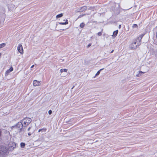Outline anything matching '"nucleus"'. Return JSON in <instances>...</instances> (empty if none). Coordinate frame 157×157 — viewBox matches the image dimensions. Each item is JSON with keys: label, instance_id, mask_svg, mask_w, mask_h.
<instances>
[{"label": "nucleus", "instance_id": "nucleus-2", "mask_svg": "<svg viewBox=\"0 0 157 157\" xmlns=\"http://www.w3.org/2000/svg\"><path fill=\"white\" fill-rule=\"evenodd\" d=\"M21 121L24 125V128H25L31 122L32 119L30 118L26 117L21 120Z\"/></svg>", "mask_w": 157, "mask_h": 157}, {"label": "nucleus", "instance_id": "nucleus-24", "mask_svg": "<svg viewBox=\"0 0 157 157\" xmlns=\"http://www.w3.org/2000/svg\"><path fill=\"white\" fill-rule=\"evenodd\" d=\"M49 114L51 115L52 113V111L51 110H50L48 111Z\"/></svg>", "mask_w": 157, "mask_h": 157}, {"label": "nucleus", "instance_id": "nucleus-35", "mask_svg": "<svg viewBox=\"0 0 157 157\" xmlns=\"http://www.w3.org/2000/svg\"><path fill=\"white\" fill-rule=\"evenodd\" d=\"M155 56L156 57V59H157V54H156L155 55Z\"/></svg>", "mask_w": 157, "mask_h": 157}, {"label": "nucleus", "instance_id": "nucleus-3", "mask_svg": "<svg viewBox=\"0 0 157 157\" xmlns=\"http://www.w3.org/2000/svg\"><path fill=\"white\" fill-rule=\"evenodd\" d=\"M8 150L6 147L0 145V157H2L6 155Z\"/></svg>", "mask_w": 157, "mask_h": 157}, {"label": "nucleus", "instance_id": "nucleus-22", "mask_svg": "<svg viewBox=\"0 0 157 157\" xmlns=\"http://www.w3.org/2000/svg\"><path fill=\"white\" fill-rule=\"evenodd\" d=\"M8 70L9 71V72H11L13 70V68L12 67H10Z\"/></svg>", "mask_w": 157, "mask_h": 157}, {"label": "nucleus", "instance_id": "nucleus-38", "mask_svg": "<svg viewBox=\"0 0 157 157\" xmlns=\"http://www.w3.org/2000/svg\"><path fill=\"white\" fill-rule=\"evenodd\" d=\"M74 87V86H73L72 88H71V89H72Z\"/></svg>", "mask_w": 157, "mask_h": 157}, {"label": "nucleus", "instance_id": "nucleus-5", "mask_svg": "<svg viewBox=\"0 0 157 157\" xmlns=\"http://www.w3.org/2000/svg\"><path fill=\"white\" fill-rule=\"evenodd\" d=\"M87 9V8L86 6H83L78 8L77 10V12H82L86 10Z\"/></svg>", "mask_w": 157, "mask_h": 157}, {"label": "nucleus", "instance_id": "nucleus-30", "mask_svg": "<svg viewBox=\"0 0 157 157\" xmlns=\"http://www.w3.org/2000/svg\"><path fill=\"white\" fill-rule=\"evenodd\" d=\"M139 73H140V74H143L144 73L143 72H142V71H139Z\"/></svg>", "mask_w": 157, "mask_h": 157}, {"label": "nucleus", "instance_id": "nucleus-18", "mask_svg": "<svg viewBox=\"0 0 157 157\" xmlns=\"http://www.w3.org/2000/svg\"><path fill=\"white\" fill-rule=\"evenodd\" d=\"M6 45V44L5 43H2L1 44H0V48H2L4 47Z\"/></svg>", "mask_w": 157, "mask_h": 157}, {"label": "nucleus", "instance_id": "nucleus-20", "mask_svg": "<svg viewBox=\"0 0 157 157\" xmlns=\"http://www.w3.org/2000/svg\"><path fill=\"white\" fill-rule=\"evenodd\" d=\"M138 27V26L136 24H134L132 26V28H137Z\"/></svg>", "mask_w": 157, "mask_h": 157}, {"label": "nucleus", "instance_id": "nucleus-14", "mask_svg": "<svg viewBox=\"0 0 157 157\" xmlns=\"http://www.w3.org/2000/svg\"><path fill=\"white\" fill-rule=\"evenodd\" d=\"M85 25V24L83 23L82 22L81 23L80 25V26L81 28H83Z\"/></svg>", "mask_w": 157, "mask_h": 157}, {"label": "nucleus", "instance_id": "nucleus-34", "mask_svg": "<svg viewBox=\"0 0 157 157\" xmlns=\"http://www.w3.org/2000/svg\"><path fill=\"white\" fill-rule=\"evenodd\" d=\"M34 66V65H33L31 67V68H33Z\"/></svg>", "mask_w": 157, "mask_h": 157}, {"label": "nucleus", "instance_id": "nucleus-13", "mask_svg": "<svg viewBox=\"0 0 157 157\" xmlns=\"http://www.w3.org/2000/svg\"><path fill=\"white\" fill-rule=\"evenodd\" d=\"M21 147L22 148H24L25 145V144L23 142H21L20 144Z\"/></svg>", "mask_w": 157, "mask_h": 157}, {"label": "nucleus", "instance_id": "nucleus-26", "mask_svg": "<svg viewBox=\"0 0 157 157\" xmlns=\"http://www.w3.org/2000/svg\"><path fill=\"white\" fill-rule=\"evenodd\" d=\"M91 45V43H90L87 46V48H89L90 47Z\"/></svg>", "mask_w": 157, "mask_h": 157}, {"label": "nucleus", "instance_id": "nucleus-17", "mask_svg": "<svg viewBox=\"0 0 157 157\" xmlns=\"http://www.w3.org/2000/svg\"><path fill=\"white\" fill-rule=\"evenodd\" d=\"M142 39L140 38V37H138L137 40H137V42H139L138 43H141L140 42L141 41Z\"/></svg>", "mask_w": 157, "mask_h": 157}, {"label": "nucleus", "instance_id": "nucleus-8", "mask_svg": "<svg viewBox=\"0 0 157 157\" xmlns=\"http://www.w3.org/2000/svg\"><path fill=\"white\" fill-rule=\"evenodd\" d=\"M118 31L117 30L115 31H114L113 33V36L114 37H115L117 35L118 33Z\"/></svg>", "mask_w": 157, "mask_h": 157}, {"label": "nucleus", "instance_id": "nucleus-27", "mask_svg": "<svg viewBox=\"0 0 157 157\" xmlns=\"http://www.w3.org/2000/svg\"><path fill=\"white\" fill-rule=\"evenodd\" d=\"M93 7L92 6H90L89 8H88V10H92L93 9Z\"/></svg>", "mask_w": 157, "mask_h": 157}, {"label": "nucleus", "instance_id": "nucleus-36", "mask_svg": "<svg viewBox=\"0 0 157 157\" xmlns=\"http://www.w3.org/2000/svg\"><path fill=\"white\" fill-rule=\"evenodd\" d=\"M113 51H114V50H112L111 51V52H110V53H112L113 52Z\"/></svg>", "mask_w": 157, "mask_h": 157}, {"label": "nucleus", "instance_id": "nucleus-15", "mask_svg": "<svg viewBox=\"0 0 157 157\" xmlns=\"http://www.w3.org/2000/svg\"><path fill=\"white\" fill-rule=\"evenodd\" d=\"M103 69H104V68H102V69H100L98 71V72H97V73H96V74L95 75L96 76H97V75H98L100 74V71L101 70H103Z\"/></svg>", "mask_w": 157, "mask_h": 157}, {"label": "nucleus", "instance_id": "nucleus-37", "mask_svg": "<svg viewBox=\"0 0 157 157\" xmlns=\"http://www.w3.org/2000/svg\"><path fill=\"white\" fill-rule=\"evenodd\" d=\"M60 30H63V31H64V29H60Z\"/></svg>", "mask_w": 157, "mask_h": 157}, {"label": "nucleus", "instance_id": "nucleus-4", "mask_svg": "<svg viewBox=\"0 0 157 157\" xmlns=\"http://www.w3.org/2000/svg\"><path fill=\"white\" fill-rule=\"evenodd\" d=\"M137 40H135V41L132 43L129 46L130 48L131 49H135L137 48L138 46H140L141 44V43H137Z\"/></svg>", "mask_w": 157, "mask_h": 157}, {"label": "nucleus", "instance_id": "nucleus-16", "mask_svg": "<svg viewBox=\"0 0 157 157\" xmlns=\"http://www.w3.org/2000/svg\"><path fill=\"white\" fill-rule=\"evenodd\" d=\"M67 71V69H60V72H66Z\"/></svg>", "mask_w": 157, "mask_h": 157}, {"label": "nucleus", "instance_id": "nucleus-19", "mask_svg": "<svg viewBox=\"0 0 157 157\" xmlns=\"http://www.w3.org/2000/svg\"><path fill=\"white\" fill-rule=\"evenodd\" d=\"M102 31H103V29H102L101 32H99L98 33V34L99 36H101L102 33Z\"/></svg>", "mask_w": 157, "mask_h": 157}, {"label": "nucleus", "instance_id": "nucleus-29", "mask_svg": "<svg viewBox=\"0 0 157 157\" xmlns=\"http://www.w3.org/2000/svg\"><path fill=\"white\" fill-rule=\"evenodd\" d=\"M141 74H140V73H139L138 74H137V75H136V76L137 77H139V76H141Z\"/></svg>", "mask_w": 157, "mask_h": 157}, {"label": "nucleus", "instance_id": "nucleus-23", "mask_svg": "<svg viewBox=\"0 0 157 157\" xmlns=\"http://www.w3.org/2000/svg\"><path fill=\"white\" fill-rule=\"evenodd\" d=\"M145 34H143L141 35L139 37H140V38L142 39L143 36H144Z\"/></svg>", "mask_w": 157, "mask_h": 157}, {"label": "nucleus", "instance_id": "nucleus-12", "mask_svg": "<svg viewBox=\"0 0 157 157\" xmlns=\"http://www.w3.org/2000/svg\"><path fill=\"white\" fill-rule=\"evenodd\" d=\"M63 16V14L61 13L59 14L56 15V18H58L59 17H61Z\"/></svg>", "mask_w": 157, "mask_h": 157}, {"label": "nucleus", "instance_id": "nucleus-6", "mask_svg": "<svg viewBox=\"0 0 157 157\" xmlns=\"http://www.w3.org/2000/svg\"><path fill=\"white\" fill-rule=\"evenodd\" d=\"M18 51L21 54H23V50L22 45L19 44L17 48Z\"/></svg>", "mask_w": 157, "mask_h": 157}, {"label": "nucleus", "instance_id": "nucleus-25", "mask_svg": "<svg viewBox=\"0 0 157 157\" xmlns=\"http://www.w3.org/2000/svg\"><path fill=\"white\" fill-rule=\"evenodd\" d=\"M32 127V125H31L30 126H29V128H28L27 129V131H29L30 129H31V128Z\"/></svg>", "mask_w": 157, "mask_h": 157}, {"label": "nucleus", "instance_id": "nucleus-39", "mask_svg": "<svg viewBox=\"0 0 157 157\" xmlns=\"http://www.w3.org/2000/svg\"><path fill=\"white\" fill-rule=\"evenodd\" d=\"M1 53H0V57H1Z\"/></svg>", "mask_w": 157, "mask_h": 157}, {"label": "nucleus", "instance_id": "nucleus-42", "mask_svg": "<svg viewBox=\"0 0 157 157\" xmlns=\"http://www.w3.org/2000/svg\"><path fill=\"white\" fill-rule=\"evenodd\" d=\"M96 75L94 76V77H96Z\"/></svg>", "mask_w": 157, "mask_h": 157}, {"label": "nucleus", "instance_id": "nucleus-9", "mask_svg": "<svg viewBox=\"0 0 157 157\" xmlns=\"http://www.w3.org/2000/svg\"><path fill=\"white\" fill-rule=\"evenodd\" d=\"M46 128H44L42 129H39L38 130V132H40L41 131H42V132H45L46 130Z\"/></svg>", "mask_w": 157, "mask_h": 157}, {"label": "nucleus", "instance_id": "nucleus-10", "mask_svg": "<svg viewBox=\"0 0 157 157\" xmlns=\"http://www.w3.org/2000/svg\"><path fill=\"white\" fill-rule=\"evenodd\" d=\"M68 24V20H66L65 22H60L59 23V24L62 25H66Z\"/></svg>", "mask_w": 157, "mask_h": 157}, {"label": "nucleus", "instance_id": "nucleus-21", "mask_svg": "<svg viewBox=\"0 0 157 157\" xmlns=\"http://www.w3.org/2000/svg\"><path fill=\"white\" fill-rule=\"evenodd\" d=\"M10 72H9V71L8 70H7L6 72V73H5V75L6 76H7L8 75L9 73H10Z\"/></svg>", "mask_w": 157, "mask_h": 157}, {"label": "nucleus", "instance_id": "nucleus-31", "mask_svg": "<svg viewBox=\"0 0 157 157\" xmlns=\"http://www.w3.org/2000/svg\"><path fill=\"white\" fill-rule=\"evenodd\" d=\"M85 14H83V15H80L78 17V18L79 17H82L83 16H84Z\"/></svg>", "mask_w": 157, "mask_h": 157}, {"label": "nucleus", "instance_id": "nucleus-32", "mask_svg": "<svg viewBox=\"0 0 157 157\" xmlns=\"http://www.w3.org/2000/svg\"><path fill=\"white\" fill-rule=\"evenodd\" d=\"M121 27V25H120L119 26V29H120Z\"/></svg>", "mask_w": 157, "mask_h": 157}, {"label": "nucleus", "instance_id": "nucleus-11", "mask_svg": "<svg viewBox=\"0 0 157 157\" xmlns=\"http://www.w3.org/2000/svg\"><path fill=\"white\" fill-rule=\"evenodd\" d=\"M12 144H13V146H10V147L11 148V149H12V150H13L14 149V148H15L16 147V144L14 143H12Z\"/></svg>", "mask_w": 157, "mask_h": 157}, {"label": "nucleus", "instance_id": "nucleus-41", "mask_svg": "<svg viewBox=\"0 0 157 157\" xmlns=\"http://www.w3.org/2000/svg\"><path fill=\"white\" fill-rule=\"evenodd\" d=\"M96 75L94 76V77H96Z\"/></svg>", "mask_w": 157, "mask_h": 157}, {"label": "nucleus", "instance_id": "nucleus-7", "mask_svg": "<svg viewBox=\"0 0 157 157\" xmlns=\"http://www.w3.org/2000/svg\"><path fill=\"white\" fill-rule=\"evenodd\" d=\"M41 81H38L36 80H34L33 81V85L34 86H40L41 84Z\"/></svg>", "mask_w": 157, "mask_h": 157}, {"label": "nucleus", "instance_id": "nucleus-1", "mask_svg": "<svg viewBox=\"0 0 157 157\" xmlns=\"http://www.w3.org/2000/svg\"><path fill=\"white\" fill-rule=\"evenodd\" d=\"M11 128L12 129H13V128L18 129L19 130V132H21L23 129H25L24 128V125L22 122L21 121V120L15 125L12 126L11 127Z\"/></svg>", "mask_w": 157, "mask_h": 157}, {"label": "nucleus", "instance_id": "nucleus-28", "mask_svg": "<svg viewBox=\"0 0 157 157\" xmlns=\"http://www.w3.org/2000/svg\"><path fill=\"white\" fill-rule=\"evenodd\" d=\"M32 133H33V132L31 133L30 132L28 133V134L29 136H30L31 135Z\"/></svg>", "mask_w": 157, "mask_h": 157}, {"label": "nucleus", "instance_id": "nucleus-33", "mask_svg": "<svg viewBox=\"0 0 157 157\" xmlns=\"http://www.w3.org/2000/svg\"><path fill=\"white\" fill-rule=\"evenodd\" d=\"M1 133H2V131L0 130V137H1Z\"/></svg>", "mask_w": 157, "mask_h": 157}, {"label": "nucleus", "instance_id": "nucleus-40", "mask_svg": "<svg viewBox=\"0 0 157 157\" xmlns=\"http://www.w3.org/2000/svg\"><path fill=\"white\" fill-rule=\"evenodd\" d=\"M96 75L94 76V77H96Z\"/></svg>", "mask_w": 157, "mask_h": 157}]
</instances>
